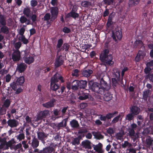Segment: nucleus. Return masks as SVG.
I'll list each match as a JSON object with an SVG mask.
<instances>
[{"label":"nucleus","mask_w":153,"mask_h":153,"mask_svg":"<svg viewBox=\"0 0 153 153\" xmlns=\"http://www.w3.org/2000/svg\"><path fill=\"white\" fill-rule=\"evenodd\" d=\"M128 132L129 136L132 138H133V137H134L133 141L134 142L138 137V133H136L135 134L134 130L131 128H129L128 130Z\"/></svg>","instance_id":"0eeeda50"},{"label":"nucleus","mask_w":153,"mask_h":153,"mask_svg":"<svg viewBox=\"0 0 153 153\" xmlns=\"http://www.w3.org/2000/svg\"><path fill=\"white\" fill-rule=\"evenodd\" d=\"M121 115L119 114L118 116L114 117L111 121V123L113 124L117 122L119 119L121 118Z\"/></svg>","instance_id":"09e8293b"},{"label":"nucleus","mask_w":153,"mask_h":153,"mask_svg":"<svg viewBox=\"0 0 153 153\" xmlns=\"http://www.w3.org/2000/svg\"><path fill=\"white\" fill-rule=\"evenodd\" d=\"M16 143V142L15 141L14 138L11 139L7 142L8 149L9 147L11 146L13 144Z\"/></svg>","instance_id":"58836bf2"},{"label":"nucleus","mask_w":153,"mask_h":153,"mask_svg":"<svg viewBox=\"0 0 153 153\" xmlns=\"http://www.w3.org/2000/svg\"><path fill=\"white\" fill-rule=\"evenodd\" d=\"M71 143L73 145H78L79 143V140L77 138H73Z\"/></svg>","instance_id":"37998d69"},{"label":"nucleus","mask_w":153,"mask_h":153,"mask_svg":"<svg viewBox=\"0 0 153 153\" xmlns=\"http://www.w3.org/2000/svg\"><path fill=\"white\" fill-rule=\"evenodd\" d=\"M123 135V134L121 133H118L116 135V137L117 139L121 140Z\"/></svg>","instance_id":"052dcab7"},{"label":"nucleus","mask_w":153,"mask_h":153,"mask_svg":"<svg viewBox=\"0 0 153 153\" xmlns=\"http://www.w3.org/2000/svg\"><path fill=\"white\" fill-rule=\"evenodd\" d=\"M88 132L87 130L85 128L81 129L78 130V134H81L83 133H85Z\"/></svg>","instance_id":"bf43d9fd"},{"label":"nucleus","mask_w":153,"mask_h":153,"mask_svg":"<svg viewBox=\"0 0 153 153\" xmlns=\"http://www.w3.org/2000/svg\"><path fill=\"white\" fill-rule=\"evenodd\" d=\"M25 82V79L23 76H20L18 78L16 81L17 83L19 85H21L24 83Z\"/></svg>","instance_id":"4c0bfd02"},{"label":"nucleus","mask_w":153,"mask_h":153,"mask_svg":"<svg viewBox=\"0 0 153 153\" xmlns=\"http://www.w3.org/2000/svg\"><path fill=\"white\" fill-rule=\"evenodd\" d=\"M25 28L24 27H22L20 28L19 33L20 36L24 35V34L25 31Z\"/></svg>","instance_id":"13d9d810"},{"label":"nucleus","mask_w":153,"mask_h":153,"mask_svg":"<svg viewBox=\"0 0 153 153\" xmlns=\"http://www.w3.org/2000/svg\"><path fill=\"white\" fill-rule=\"evenodd\" d=\"M49 115V111L48 110H45L41 111L37 115V117L36 119V121H38V120L42 119L43 118L48 116Z\"/></svg>","instance_id":"20e7f679"},{"label":"nucleus","mask_w":153,"mask_h":153,"mask_svg":"<svg viewBox=\"0 0 153 153\" xmlns=\"http://www.w3.org/2000/svg\"><path fill=\"white\" fill-rule=\"evenodd\" d=\"M113 73L114 75V76L117 79H118L120 76V73L119 70L117 69H114L113 70Z\"/></svg>","instance_id":"f704fd0d"},{"label":"nucleus","mask_w":153,"mask_h":153,"mask_svg":"<svg viewBox=\"0 0 153 153\" xmlns=\"http://www.w3.org/2000/svg\"><path fill=\"white\" fill-rule=\"evenodd\" d=\"M112 97V95L109 93L105 94L104 96V99L106 101L111 100Z\"/></svg>","instance_id":"7c9ffc66"},{"label":"nucleus","mask_w":153,"mask_h":153,"mask_svg":"<svg viewBox=\"0 0 153 153\" xmlns=\"http://www.w3.org/2000/svg\"><path fill=\"white\" fill-rule=\"evenodd\" d=\"M0 23L2 25H5L6 24L5 20L2 15H0Z\"/></svg>","instance_id":"a18cd8bd"},{"label":"nucleus","mask_w":153,"mask_h":153,"mask_svg":"<svg viewBox=\"0 0 153 153\" xmlns=\"http://www.w3.org/2000/svg\"><path fill=\"white\" fill-rule=\"evenodd\" d=\"M37 3V1L36 0H31L30 2L31 5L33 7L36 6Z\"/></svg>","instance_id":"5fc2aeb1"},{"label":"nucleus","mask_w":153,"mask_h":153,"mask_svg":"<svg viewBox=\"0 0 153 153\" xmlns=\"http://www.w3.org/2000/svg\"><path fill=\"white\" fill-rule=\"evenodd\" d=\"M11 44L13 45L16 50L19 49L22 45V43L20 42H17L16 39H14L11 41Z\"/></svg>","instance_id":"2eb2a0df"},{"label":"nucleus","mask_w":153,"mask_h":153,"mask_svg":"<svg viewBox=\"0 0 153 153\" xmlns=\"http://www.w3.org/2000/svg\"><path fill=\"white\" fill-rule=\"evenodd\" d=\"M149 133H150L149 129L147 128L144 129L142 132V134L145 135Z\"/></svg>","instance_id":"69168bd1"},{"label":"nucleus","mask_w":153,"mask_h":153,"mask_svg":"<svg viewBox=\"0 0 153 153\" xmlns=\"http://www.w3.org/2000/svg\"><path fill=\"white\" fill-rule=\"evenodd\" d=\"M63 43V41L62 39H59L57 42V48H59L62 46Z\"/></svg>","instance_id":"e2e57ef3"},{"label":"nucleus","mask_w":153,"mask_h":153,"mask_svg":"<svg viewBox=\"0 0 153 153\" xmlns=\"http://www.w3.org/2000/svg\"><path fill=\"white\" fill-rule=\"evenodd\" d=\"M68 118L63 119L61 122L59 123L57 125V127L59 128L64 127L67 125V122L68 121Z\"/></svg>","instance_id":"5701e85b"},{"label":"nucleus","mask_w":153,"mask_h":153,"mask_svg":"<svg viewBox=\"0 0 153 153\" xmlns=\"http://www.w3.org/2000/svg\"><path fill=\"white\" fill-rule=\"evenodd\" d=\"M10 101L9 100L7 99L4 101L2 106H4L5 108H8L10 106Z\"/></svg>","instance_id":"a19ab883"},{"label":"nucleus","mask_w":153,"mask_h":153,"mask_svg":"<svg viewBox=\"0 0 153 153\" xmlns=\"http://www.w3.org/2000/svg\"><path fill=\"white\" fill-rule=\"evenodd\" d=\"M135 88V86L133 84H131L128 88V90L130 92H133Z\"/></svg>","instance_id":"0e129e2a"},{"label":"nucleus","mask_w":153,"mask_h":153,"mask_svg":"<svg viewBox=\"0 0 153 153\" xmlns=\"http://www.w3.org/2000/svg\"><path fill=\"white\" fill-rule=\"evenodd\" d=\"M69 48V45L67 43H65L63 44L62 49L63 50H65V51H67Z\"/></svg>","instance_id":"6e6d98bb"},{"label":"nucleus","mask_w":153,"mask_h":153,"mask_svg":"<svg viewBox=\"0 0 153 153\" xmlns=\"http://www.w3.org/2000/svg\"><path fill=\"white\" fill-rule=\"evenodd\" d=\"M27 18L24 16H22L20 18V21L22 24L26 23L27 21Z\"/></svg>","instance_id":"8fccbe9b"},{"label":"nucleus","mask_w":153,"mask_h":153,"mask_svg":"<svg viewBox=\"0 0 153 153\" xmlns=\"http://www.w3.org/2000/svg\"><path fill=\"white\" fill-rule=\"evenodd\" d=\"M23 13L26 16L28 17L30 14V9L28 8H25L24 10Z\"/></svg>","instance_id":"c9c22d12"},{"label":"nucleus","mask_w":153,"mask_h":153,"mask_svg":"<svg viewBox=\"0 0 153 153\" xmlns=\"http://www.w3.org/2000/svg\"><path fill=\"white\" fill-rule=\"evenodd\" d=\"M6 110V108L4 106H2V107L0 109V115H2L5 114Z\"/></svg>","instance_id":"3c124183"},{"label":"nucleus","mask_w":153,"mask_h":153,"mask_svg":"<svg viewBox=\"0 0 153 153\" xmlns=\"http://www.w3.org/2000/svg\"><path fill=\"white\" fill-rule=\"evenodd\" d=\"M55 101V100L53 99L51 100L50 101L48 102L43 104L42 105L43 106L46 108H49L53 107L54 106V103Z\"/></svg>","instance_id":"4468645a"},{"label":"nucleus","mask_w":153,"mask_h":153,"mask_svg":"<svg viewBox=\"0 0 153 153\" xmlns=\"http://www.w3.org/2000/svg\"><path fill=\"white\" fill-rule=\"evenodd\" d=\"M51 18V15L49 13H47L45 14L43 17V19L45 21H48Z\"/></svg>","instance_id":"864d4df0"},{"label":"nucleus","mask_w":153,"mask_h":153,"mask_svg":"<svg viewBox=\"0 0 153 153\" xmlns=\"http://www.w3.org/2000/svg\"><path fill=\"white\" fill-rule=\"evenodd\" d=\"M37 133L38 138L42 141H44L45 138L47 137V135L42 132L38 131Z\"/></svg>","instance_id":"dca6fc26"},{"label":"nucleus","mask_w":153,"mask_h":153,"mask_svg":"<svg viewBox=\"0 0 153 153\" xmlns=\"http://www.w3.org/2000/svg\"><path fill=\"white\" fill-rule=\"evenodd\" d=\"M0 28L1 32L5 34H8L9 33V30L8 28L5 25H3L1 27L0 25Z\"/></svg>","instance_id":"c756f323"},{"label":"nucleus","mask_w":153,"mask_h":153,"mask_svg":"<svg viewBox=\"0 0 153 153\" xmlns=\"http://www.w3.org/2000/svg\"><path fill=\"white\" fill-rule=\"evenodd\" d=\"M134 115L131 113H129L126 115V119L128 121H130L133 119Z\"/></svg>","instance_id":"49530a36"},{"label":"nucleus","mask_w":153,"mask_h":153,"mask_svg":"<svg viewBox=\"0 0 153 153\" xmlns=\"http://www.w3.org/2000/svg\"><path fill=\"white\" fill-rule=\"evenodd\" d=\"M100 60L105 63L107 65H113L114 62L112 60L113 57L111 54L109 53V51L108 49H105L102 52L100 55Z\"/></svg>","instance_id":"f257e3e1"},{"label":"nucleus","mask_w":153,"mask_h":153,"mask_svg":"<svg viewBox=\"0 0 153 153\" xmlns=\"http://www.w3.org/2000/svg\"><path fill=\"white\" fill-rule=\"evenodd\" d=\"M79 83L80 82L78 80H75L73 81L72 83V89L74 90H78Z\"/></svg>","instance_id":"6ab92c4d"},{"label":"nucleus","mask_w":153,"mask_h":153,"mask_svg":"<svg viewBox=\"0 0 153 153\" xmlns=\"http://www.w3.org/2000/svg\"><path fill=\"white\" fill-rule=\"evenodd\" d=\"M151 69H152L150 67V66H147V67L144 69V72L146 74H148Z\"/></svg>","instance_id":"774afa93"},{"label":"nucleus","mask_w":153,"mask_h":153,"mask_svg":"<svg viewBox=\"0 0 153 153\" xmlns=\"http://www.w3.org/2000/svg\"><path fill=\"white\" fill-rule=\"evenodd\" d=\"M89 97L88 94L87 93L82 92L80 94V95L78 97L79 100H83L88 99Z\"/></svg>","instance_id":"a878e982"},{"label":"nucleus","mask_w":153,"mask_h":153,"mask_svg":"<svg viewBox=\"0 0 153 153\" xmlns=\"http://www.w3.org/2000/svg\"><path fill=\"white\" fill-rule=\"evenodd\" d=\"M100 85L97 82L93 83L91 86V88L95 92H99Z\"/></svg>","instance_id":"ddd939ff"},{"label":"nucleus","mask_w":153,"mask_h":153,"mask_svg":"<svg viewBox=\"0 0 153 153\" xmlns=\"http://www.w3.org/2000/svg\"><path fill=\"white\" fill-rule=\"evenodd\" d=\"M153 142V138L148 136L146 140V145L150 147L152 144Z\"/></svg>","instance_id":"cd10ccee"},{"label":"nucleus","mask_w":153,"mask_h":153,"mask_svg":"<svg viewBox=\"0 0 153 153\" xmlns=\"http://www.w3.org/2000/svg\"><path fill=\"white\" fill-rule=\"evenodd\" d=\"M143 55H144V53L142 52L141 51H139L138 53L137 56L136 57V58H139L140 59L141 58H142Z\"/></svg>","instance_id":"603ef678"},{"label":"nucleus","mask_w":153,"mask_h":153,"mask_svg":"<svg viewBox=\"0 0 153 153\" xmlns=\"http://www.w3.org/2000/svg\"><path fill=\"white\" fill-rule=\"evenodd\" d=\"M113 39L116 42L120 40L122 37V34L120 30L116 29V31L113 33L112 36Z\"/></svg>","instance_id":"7ed1b4c3"},{"label":"nucleus","mask_w":153,"mask_h":153,"mask_svg":"<svg viewBox=\"0 0 153 153\" xmlns=\"http://www.w3.org/2000/svg\"><path fill=\"white\" fill-rule=\"evenodd\" d=\"M64 62V61L61 55L57 56L54 62L55 66L56 67H58L62 65Z\"/></svg>","instance_id":"423d86ee"},{"label":"nucleus","mask_w":153,"mask_h":153,"mask_svg":"<svg viewBox=\"0 0 153 153\" xmlns=\"http://www.w3.org/2000/svg\"><path fill=\"white\" fill-rule=\"evenodd\" d=\"M0 149H8L7 141L5 138H2L0 137Z\"/></svg>","instance_id":"6e6552de"},{"label":"nucleus","mask_w":153,"mask_h":153,"mask_svg":"<svg viewBox=\"0 0 153 153\" xmlns=\"http://www.w3.org/2000/svg\"><path fill=\"white\" fill-rule=\"evenodd\" d=\"M20 58V53L19 50H16L14 51L12 55V59L14 61H18Z\"/></svg>","instance_id":"f8f14e48"},{"label":"nucleus","mask_w":153,"mask_h":153,"mask_svg":"<svg viewBox=\"0 0 153 153\" xmlns=\"http://www.w3.org/2000/svg\"><path fill=\"white\" fill-rule=\"evenodd\" d=\"M79 71L77 69H75L73 71L72 75L73 76H79Z\"/></svg>","instance_id":"4d7b16f0"},{"label":"nucleus","mask_w":153,"mask_h":153,"mask_svg":"<svg viewBox=\"0 0 153 153\" xmlns=\"http://www.w3.org/2000/svg\"><path fill=\"white\" fill-rule=\"evenodd\" d=\"M39 145V141L37 139L34 138L33 140L32 143V146L34 148L37 147Z\"/></svg>","instance_id":"473e14b6"},{"label":"nucleus","mask_w":153,"mask_h":153,"mask_svg":"<svg viewBox=\"0 0 153 153\" xmlns=\"http://www.w3.org/2000/svg\"><path fill=\"white\" fill-rule=\"evenodd\" d=\"M60 80L62 82H64L62 77L59 74H56L51 78V88L52 90L56 91L59 88L60 85L56 83L58 82V79Z\"/></svg>","instance_id":"f03ea898"},{"label":"nucleus","mask_w":153,"mask_h":153,"mask_svg":"<svg viewBox=\"0 0 153 153\" xmlns=\"http://www.w3.org/2000/svg\"><path fill=\"white\" fill-rule=\"evenodd\" d=\"M102 144L100 143L98 144L93 146L94 150L98 153H103L104 150L102 149Z\"/></svg>","instance_id":"9d476101"},{"label":"nucleus","mask_w":153,"mask_h":153,"mask_svg":"<svg viewBox=\"0 0 153 153\" xmlns=\"http://www.w3.org/2000/svg\"><path fill=\"white\" fill-rule=\"evenodd\" d=\"M92 134L94 137L95 138L97 139L100 140L104 138V136L102 135L100 132L93 131L92 132Z\"/></svg>","instance_id":"412c9836"},{"label":"nucleus","mask_w":153,"mask_h":153,"mask_svg":"<svg viewBox=\"0 0 153 153\" xmlns=\"http://www.w3.org/2000/svg\"><path fill=\"white\" fill-rule=\"evenodd\" d=\"M132 146V145L127 141H125L124 143L122 145V147L123 148H125L127 146L129 148L131 147Z\"/></svg>","instance_id":"c03bdc74"},{"label":"nucleus","mask_w":153,"mask_h":153,"mask_svg":"<svg viewBox=\"0 0 153 153\" xmlns=\"http://www.w3.org/2000/svg\"><path fill=\"white\" fill-rule=\"evenodd\" d=\"M18 39L19 42L21 41L25 44H27L29 42L28 39L25 38L24 35L20 36L18 38Z\"/></svg>","instance_id":"bb28decb"},{"label":"nucleus","mask_w":153,"mask_h":153,"mask_svg":"<svg viewBox=\"0 0 153 153\" xmlns=\"http://www.w3.org/2000/svg\"><path fill=\"white\" fill-rule=\"evenodd\" d=\"M130 112L134 115H137L140 111V109L135 106H133L130 108Z\"/></svg>","instance_id":"f3484780"},{"label":"nucleus","mask_w":153,"mask_h":153,"mask_svg":"<svg viewBox=\"0 0 153 153\" xmlns=\"http://www.w3.org/2000/svg\"><path fill=\"white\" fill-rule=\"evenodd\" d=\"M79 16L78 14L75 13V12L72 10L70 13H68L67 14L66 17L68 18H69L71 17L75 19L76 18H77Z\"/></svg>","instance_id":"4be33fe9"},{"label":"nucleus","mask_w":153,"mask_h":153,"mask_svg":"<svg viewBox=\"0 0 153 153\" xmlns=\"http://www.w3.org/2000/svg\"><path fill=\"white\" fill-rule=\"evenodd\" d=\"M7 123L8 125L11 128L16 127L19 125L18 121L14 119L8 120Z\"/></svg>","instance_id":"39448f33"},{"label":"nucleus","mask_w":153,"mask_h":153,"mask_svg":"<svg viewBox=\"0 0 153 153\" xmlns=\"http://www.w3.org/2000/svg\"><path fill=\"white\" fill-rule=\"evenodd\" d=\"M140 0H129L128 3L129 7H132L135 5L137 4Z\"/></svg>","instance_id":"2f4dec72"},{"label":"nucleus","mask_w":153,"mask_h":153,"mask_svg":"<svg viewBox=\"0 0 153 153\" xmlns=\"http://www.w3.org/2000/svg\"><path fill=\"white\" fill-rule=\"evenodd\" d=\"M16 138L17 139L19 140V141H21L25 139V134L23 133H20L16 136Z\"/></svg>","instance_id":"79ce46f5"},{"label":"nucleus","mask_w":153,"mask_h":153,"mask_svg":"<svg viewBox=\"0 0 153 153\" xmlns=\"http://www.w3.org/2000/svg\"><path fill=\"white\" fill-rule=\"evenodd\" d=\"M91 142L88 140H85L82 143V145L85 149H91Z\"/></svg>","instance_id":"aec40b11"},{"label":"nucleus","mask_w":153,"mask_h":153,"mask_svg":"<svg viewBox=\"0 0 153 153\" xmlns=\"http://www.w3.org/2000/svg\"><path fill=\"white\" fill-rule=\"evenodd\" d=\"M107 132L109 134H112L114 133V130L113 128L111 127L107 129Z\"/></svg>","instance_id":"680f3d73"},{"label":"nucleus","mask_w":153,"mask_h":153,"mask_svg":"<svg viewBox=\"0 0 153 153\" xmlns=\"http://www.w3.org/2000/svg\"><path fill=\"white\" fill-rule=\"evenodd\" d=\"M27 67L25 63H21L18 64L16 69V71L19 73L23 72Z\"/></svg>","instance_id":"9b49d317"},{"label":"nucleus","mask_w":153,"mask_h":153,"mask_svg":"<svg viewBox=\"0 0 153 153\" xmlns=\"http://www.w3.org/2000/svg\"><path fill=\"white\" fill-rule=\"evenodd\" d=\"M93 73V71L91 70H84L82 72V74L85 76L87 77L90 76Z\"/></svg>","instance_id":"393cba45"},{"label":"nucleus","mask_w":153,"mask_h":153,"mask_svg":"<svg viewBox=\"0 0 153 153\" xmlns=\"http://www.w3.org/2000/svg\"><path fill=\"white\" fill-rule=\"evenodd\" d=\"M80 82L79 85L80 87L82 88H85L86 86L87 82L85 81L82 80Z\"/></svg>","instance_id":"de8ad7c7"},{"label":"nucleus","mask_w":153,"mask_h":153,"mask_svg":"<svg viewBox=\"0 0 153 153\" xmlns=\"http://www.w3.org/2000/svg\"><path fill=\"white\" fill-rule=\"evenodd\" d=\"M118 113V112L117 111H115L112 113H108L106 115V118L108 119H110L115 116V115L117 114Z\"/></svg>","instance_id":"72a5a7b5"},{"label":"nucleus","mask_w":153,"mask_h":153,"mask_svg":"<svg viewBox=\"0 0 153 153\" xmlns=\"http://www.w3.org/2000/svg\"><path fill=\"white\" fill-rule=\"evenodd\" d=\"M150 94L149 90H147L144 91L143 94V97L144 100H146Z\"/></svg>","instance_id":"e433bc0d"},{"label":"nucleus","mask_w":153,"mask_h":153,"mask_svg":"<svg viewBox=\"0 0 153 153\" xmlns=\"http://www.w3.org/2000/svg\"><path fill=\"white\" fill-rule=\"evenodd\" d=\"M70 124L71 127L74 128H77L79 126L78 121L75 120H72L70 122Z\"/></svg>","instance_id":"b1692460"},{"label":"nucleus","mask_w":153,"mask_h":153,"mask_svg":"<svg viewBox=\"0 0 153 153\" xmlns=\"http://www.w3.org/2000/svg\"><path fill=\"white\" fill-rule=\"evenodd\" d=\"M10 86L12 89H13L14 90H15L17 87V85L16 83L14 82H13L12 83H11Z\"/></svg>","instance_id":"338daca9"},{"label":"nucleus","mask_w":153,"mask_h":153,"mask_svg":"<svg viewBox=\"0 0 153 153\" xmlns=\"http://www.w3.org/2000/svg\"><path fill=\"white\" fill-rule=\"evenodd\" d=\"M81 5L84 7H87L90 6L91 4L90 2L87 1H83L81 3Z\"/></svg>","instance_id":"ea45409f"},{"label":"nucleus","mask_w":153,"mask_h":153,"mask_svg":"<svg viewBox=\"0 0 153 153\" xmlns=\"http://www.w3.org/2000/svg\"><path fill=\"white\" fill-rule=\"evenodd\" d=\"M58 9L57 7H53L52 8L51 10V20L52 21L54 20L57 16L58 14Z\"/></svg>","instance_id":"1a4fd4ad"},{"label":"nucleus","mask_w":153,"mask_h":153,"mask_svg":"<svg viewBox=\"0 0 153 153\" xmlns=\"http://www.w3.org/2000/svg\"><path fill=\"white\" fill-rule=\"evenodd\" d=\"M24 60L25 62L28 64H30L32 63L34 61V59L32 57L25 56Z\"/></svg>","instance_id":"c85d7f7f"},{"label":"nucleus","mask_w":153,"mask_h":153,"mask_svg":"<svg viewBox=\"0 0 153 153\" xmlns=\"http://www.w3.org/2000/svg\"><path fill=\"white\" fill-rule=\"evenodd\" d=\"M53 151V148L49 146L44 148L40 151V153H51Z\"/></svg>","instance_id":"a211bd4d"}]
</instances>
